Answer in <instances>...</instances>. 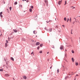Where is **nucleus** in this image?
Instances as JSON below:
<instances>
[{
	"instance_id": "nucleus-13",
	"label": "nucleus",
	"mask_w": 80,
	"mask_h": 80,
	"mask_svg": "<svg viewBox=\"0 0 80 80\" xmlns=\"http://www.w3.org/2000/svg\"><path fill=\"white\" fill-rule=\"evenodd\" d=\"M11 60H12L13 61H14V59H13V58L12 57H11Z\"/></svg>"
},
{
	"instance_id": "nucleus-31",
	"label": "nucleus",
	"mask_w": 80,
	"mask_h": 80,
	"mask_svg": "<svg viewBox=\"0 0 80 80\" xmlns=\"http://www.w3.org/2000/svg\"><path fill=\"white\" fill-rule=\"evenodd\" d=\"M67 22H68V20H69V19L68 18V20H67Z\"/></svg>"
},
{
	"instance_id": "nucleus-36",
	"label": "nucleus",
	"mask_w": 80,
	"mask_h": 80,
	"mask_svg": "<svg viewBox=\"0 0 80 80\" xmlns=\"http://www.w3.org/2000/svg\"><path fill=\"white\" fill-rule=\"evenodd\" d=\"M22 1L24 2V0H22ZM24 1H27V0H24Z\"/></svg>"
},
{
	"instance_id": "nucleus-10",
	"label": "nucleus",
	"mask_w": 80,
	"mask_h": 80,
	"mask_svg": "<svg viewBox=\"0 0 80 80\" xmlns=\"http://www.w3.org/2000/svg\"><path fill=\"white\" fill-rule=\"evenodd\" d=\"M75 65L76 66H78V63L77 62H76Z\"/></svg>"
},
{
	"instance_id": "nucleus-55",
	"label": "nucleus",
	"mask_w": 80,
	"mask_h": 80,
	"mask_svg": "<svg viewBox=\"0 0 80 80\" xmlns=\"http://www.w3.org/2000/svg\"><path fill=\"white\" fill-rule=\"evenodd\" d=\"M35 42H36V41H35Z\"/></svg>"
},
{
	"instance_id": "nucleus-45",
	"label": "nucleus",
	"mask_w": 80,
	"mask_h": 80,
	"mask_svg": "<svg viewBox=\"0 0 80 80\" xmlns=\"http://www.w3.org/2000/svg\"><path fill=\"white\" fill-rule=\"evenodd\" d=\"M75 21H76V19H75Z\"/></svg>"
},
{
	"instance_id": "nucleus-21",
	"label": "nucleus",
	"mask_w": 80,
	"mask_h": 80,
	"mask_svg": "<svg viewBox=\"0 0 80 80\" xmlns=\"http://www.w3.org/2000/svg\"><path fill=\"white\" fill-rule=\"evenodd\" d=\"M40 47H42V46H43V44H40Z\"/></svg>"
},
{
	"instance_id": "nucleus-48",
	"label": "nucleus",
	"mask_w": 80,
	"mask_h": 80,
	"mask_svg": "<svg viewBox=\"0 0 80 80\" xmlns=\"http://www.w3.org/2000/svg\"><path fill=\"white\" fill-rule=\"evenodd\" d=\"M78 23H79V21H78Z\"/></svg>"
},
{
	"instance_id": "nucleus-9",
	"label": "nucleus",
	"mask_w": 80,
	"mask_h": 80,
	"mask_svg": "<svg viewBox=\"0 0 80 80\" xmlns=\"http://www.w3.org/2000/svg\"><path fill=\"white\" fill-rule=\"evenodd\" d=\"M72 62H74L75 59L73 58H72Z\"/></svg>"
},
{
	"instance_id": "nucleus-17",
	"label": "nucleus",
	"mask_w": 80,
	"mask_h": 80,
	"mask_svg": "<svg viewBox=\"0 0 80 80\" xmlns=\"http://www.w3.org/2000/svg\"><path fill=\"white\" fill-rule=\"evenodd\" d=\"M30 8L33 9V6H30Z\"/></svg>"
},
{
	"instance_id": "nucleus-26",
	"label": "nucleus",
	"mask_w": 80,
	"mask_h": 80,
	"mask_svg": "<svg viewBox=\"0 0 80 80\" xmlns=\"http://www.w3.org/2000/svg\"><path fill=\"white\" fill-rule=\"evenodd\" d=\"M29 2V0H26V2L27 3H28Z\"/></svg>"
},
{
	"instance_id": "nucleus-27",
	"label": "nucleus",
	"mask_w": 80,
	"mask_h": 80,
	"mask_svg": "<svg viewBox=\"0 0 80 80\" xmlns=\"http://www.w3.org/2000/svg\"><path fill=\"white\" fill-rule=\"evenodd\" d=\"M39 52V53H42V51H40Z\"/></svg>"
},
{
	"instance_id": "nucleus-6",
	"label": "nucleus",
	"mask_w": 80,
	"mask_h": 80,
	"mask_svg": "<svg viewBox=\"0 0 80 80\" xmlns=\"http://www.w3.org/2000/svg\"><path fill=\"white\" fill-rule=\"evenodd\" d=\"M13 31L14 32H15L16 33H17V32H18V30H17V29H13Z\"/></svg>"
},
{
	"instance_id": "nucleus-54",
	"label": "nucleus",
	"mask_w": 80,
	"mask_h": 80,
	"mask_svg": "<svg viewBox=\"0 0 80 80\" xmlns=\"http://www.w3.org/2000/svg\"><path fill=\"white\" fill-rule=\"evenodd\" d=\"M76 22H77L76 21Z\"/></svg>"
},
{
	"instance_id": "nucleus-14",
	"label": "nucleus",
	"mask_w": 80,
	"mask_h": 80,
	"mask_svg": "<svg viewBox=\"0 0 80 80\" xmlns=\"http://www.w3.org/2000/svg\"><path fill=\"white\" fill-rule=\"evenodd\" d=\"M29 11L30 12H32V9L31 8L29 9Z\"/></svg>"
},
{
	"instance_id": "nucleus-3",
	"label": "nucleus",
	"mask_w": 80,
	"mask_h": 80,
	"mask_svg": "<svg viewBox=\"0 0 80 80\" xmlns=\"http://www.w3.org/2000/svg\"><path fill=\"white\" fill-rule=\"evenodd\" d=\"M63 48H64V47L63 46H61L60 47V49L61 50H63Z\"/></svg>"
},
{
	"instance_id": "nucleus-24",
	"label": "nucleus",
	"mask_w": 80,
	"mask_h": 80,
	"mask_svg": "<svg viewBox=\"0 0 80 80\" xmlns=\"http://www.w3.org/2000/svg\"><path fill=\"white\" fill-rule=\"evenodd\" d=\"M9 8H10V11H11V10H12V7H10Z\"/></svg>"
},
{
	"instance_id": "nucleus-29",
	"label": "nucleus",
	"mask_w": 80,
	"mask_h": 80,
	"mask_svg": "<svg viewBox=\"0 0 80 80\" xmlns=\"http://www.w3.org/2000/svg\"><path fill=\"white\" fill-rule=\"evenodd\" d=\"M15 5H17V2H15L14 3Z\"/></svg>"
},
{
	"instance_id": "nucleus-30",
	"label": "nucleus",
	"mask_w": 80,
	"mask_h": 80,
	"mask_svg": "<svg viewBox=\"0 0 80 80\" xmlns=\"http://www.w3.org/2000/svg\"><path fill=\"white\" fill-rule=\"evenodd\" d=\"M75 21H74L73 22H72V23L73 24V25H74V23H75Z\"/></svg>"
},
{
	"instance_id": "nucleus-20",
	"label": "nucleus",
	"mask_w": 80,
	"mask_h": 80,
	"mask_svg": "<svg viewBox=\"0 0 80 80\" xmlns=\"http://www.w3.org/2000/svg\"><path fill=\"white\" fill-rule=\"evenodd\" d=\"M49 31H50V32H52V28H50L49 29Z\"/></svg>"
},
{
	"instance_id": "nucleus-7",
	"label": "nucleus",
	"mask_w": 80,
	"mask_h": 80,
	"mask_svg": "<svg viewBox=\"0 0 80 80\" xmlns=\"http://www.w3.org/2000/svg\"><path fill=\"white\" fill-rule=\"evenodd\" d=\"M40 42H37L36 43V45L37 46V45H40Z\"/></svg>"
},
{
	"instance_id": "nucleus-34",
	"label": "nucleus",
	"mask_w": 80,
	"mask_h": 80,
	"mask_svg": "<svg viewBox=\"0 0 80 80\" xmlns=\"http://www.w3.org/2000/svg\"><path fill=\"white\" fill-rule=\"evenodd\" d=\"M57 71H58V73L59 72V70L58 69L57 70Z\"/></svg>"
},
{
	"instance_id": "nucleus-46",
	"label": "nucleus",
	"mask_w": 80,
	"mask_h": 80,
	"mask_svg": "<svg viewBox=\"0 0 80 80\" xmlns=\"http://www.w3.org/2000/svg\"><path fill=\"white\" fill-rule=\"evenodd\" d=\"M13 79L14 80H15V79H14V78H13Z\"/></svg>"
},
{
	"instance_id": "nucleus-28",
	"label": "nucleus",
	"mask_w": 80,
	"mask_h": 80,
	"mask_svg": "<svg viewBox=\"0 0 80 80\" xmlns=\"http://www.w3.org/2000/svg\"><path fill=\"white\" fill-rule=\"evenodd\" d=\"M39 48H40V46H38V48H37V49H38V50H39Z\"/></svg>"
},
{
	"instance_id": "nucleus-52",
	"label": "nucleus",
	"mask_w": 80,
	"mask_h": 80,
	"mask_svg": "<svg viewBox=\"0 0 80 80\" xmlns=\"http://www.w3.org/2000/svg\"><path fill=\"white\" fill-rule=\"evenodd\" d=\"M8 39H9V37H8Z\"/></svg>"
},
{
	"instance_id": "nucleus-38",
	"label": "nucleus",
	"mask_w": 80,
	"mask_h": 80,
	"mask_svg": "<svg viewBox=\"0 0 80 80\" xmlns=\"http://www.w3.org/2000/svg\"><path fill=\"white\" fill-rule=\"evenodd\" d=\"M47 54H48V53H49V52H47Z\"/></svg>"
},
{
	"instance_id": "nucleus-51",
	"label": "nucleus",
	"mask_w": 80,
	"mask_h": 80,
	"mask_svg": "<svg viewBox=\"0 0 80 80\" xmlns=\"http://www.w3.org/2000/svg\"><path fill=\"white\" fill-rule=\"evenodd\" d=\"M37 37V36H36V37Z\"/></svg>"
},
{
	"instance_id": "nucleus-44",
	"label": "nucleus",
	"mask_w": 80,
	"mask_h": 80,
	"mask_svg": "<svg viewBox=\"0 0 80 80\" xmlns=\"http://www.w3.org/2000/svg\"><path fill=\"white\" fill-rule=\"evenodd\" d=\"M79 65H80V62H79Z\"/></svg>"
},
{
	"instance_id": "nucleus-1",
	"label": "nucleus",
	"mask_w": 80,
	"mask_h": 80,
	"mask_svg": "<svg viewBox=\"0 0 80 80\" xmlns=\"http://www.w3.org/2000/svg\"><path fill=\"white\" fill-rule=\"evenodd\" d=\"M6 41V42L5 43V47H7V44L8 43V41L7 40Z\"/></svg>"
},
{
	"instance_id": "nucleus-19",
	"label": "nucleus",
	"mask_w": 80,
	"mask_h": 80,
	"mask_svg": "<svg viewBox=\"0 0 80 80\" xmlns=\"http://www.w3.org/2000/svg\"><path fill=\"white\" fill-rule=\"evenodd\" d=\"M72 53H75V52H74V51H73V50H72Z\"/></svg>"
},
{
	"instance_id": "nucleus-50",
	"label": "nucleus",
	"mask_w": 80,
	"mask_h": 80,
	"mask_svg": "<svg viewBox=\"0 0 80 80\" xmlns=\"http://www.w3.org/2000/svg\"><path fill=\"white\" fill-rule=\"evenodd\" d=\"M71 34H72V32H71Z\"/></svg>"
},
{
	"instance_id": "nucleus-32",
	"label": "nucleus",
	"mask_w": 80,
	"mask_h": 80,
	"mask_svg": "<svg viewBox=\"0 0 80 80\" xmlns=\"http://www.w3.org/2000/svg\"><path fill=\"white\" fill-rule=\"evenodd\" d=\"M20 7H21V8H22V5H20Z\"/></svg>"
},
{
	"instance_id": "nucleus-22",
	"label": "nucleus",
	"mask_w": 80,
	"mask_h": 80,
	"mask_svg": "<svg viewBox=\"0 0 80 80\" xmlns=\"http://www.w3.org/2000/svg\"><path fill=\"white\" fill-rule=\"evenodd\" d=\"M0 71L1 72H3V69H0Z\"/></svg>"
},
{
	"instance_id": "nucleus-2",
	"label": "nucleus",
	"mask_w": 80,
	"mask_h": 80,
	"mask_svg": "<svg viewBox=\"0 0 80 80\" xmlns=\"http://www.w3.org/2000/svg\"><path fill=\"white\" fill-rule=\"evenodd\" d=\"M2 13H3L2 12H0V16L1 18H2V17H3V15H2Z\"/></svg>"
},
{
	"instance_id": "nucleus-5",
	"label": "nucleus",
	"mask_w": 80,
	"mask_h": 80,
	"mask_svg": "<svg viewBox=\"0 0 80 80\" xmlns=\"http://www.w3.org/2000/svg\"><path fill=\"white\" fill-rule=\"evenodd\" d=\"M62 0L59 1L58 3V5H60V4L62 3Z\"/></svg>"
},
{
	"instance_id": "nucleus-18",
	"label": "nucleus",
	"mask_w": 80,
	"mask_h": 80,
	"mask_svg": "<svg viewBox=\"0 0 80 80\" xmlns=\"http://www.w3.org/2000/svg\"><path fill=\"white\" fill-rule=\"evenodd\" d=\"M64 20L65 21H66L67 20V18L66 17L64 18Z\"/></svg>"
},
{
	"instance_id": "nucleus-49",
	"label": "nucleus",
	"mask_w": 80,
	"mask_h": 80,
	"mask_svg": "<svg viewBox=\"0 0 80 80\" xmlns=\"http://www.w3.org/2000/svg\"><path fill=\"white\" fill-rule=\"evenodd\" d=\"M6 64H8V63H6Z\"/></svg>"
},
{
	"instance_id": "nucleus-12",
	"label": "nucleus",
	"mask_w": 80,
	"mask_h": 80,
	"mask_svg": "<svg viewBox=\"0 0 80 80\" xmlns=\"http://www.w3.org/2000/svg\"><path fill=\"white\" fill-rule=\"evenodd\" d=\"M23 78H24V79H27V77L26 76H23Z\"/></svg>"
},
{
	"instance_id": "nucleus-35",
	"label": "nucleus",
	"mask_w": 80,
	"mask_h": 80,
	"mask_svg": "<svg viewBox=\"0 0 80 80\" xmlns=\"http://www.w3.org/2000/svg\"><path fill=\"white\" fill-rule=\"evenodd\" d=\"M78 74H76V77H78Z\"/></svg>"
},
{
	"instance_id": "nucleus-33",
	"label": "nucleus",
	"mask_w": 80,
	"mask_h": 80,
	"mask_svg": "<svg viewBox=\"0 0 80 80\" xmlns=\"http://www.w3.org/2000/svg\"><path fill=\"white\" fill-rule=\"evenodd\" d=\"M33 52H32L31 53V55H32V54H33Z\"/></svg>"
},
{
	"instance_id": "nucleus-16",
	"label": "nucleus",
	"mask_w": 80,
	"mask_h": 80,
	"mask_svg": "<svg viewBox=\"0 0 80 80\" xmlns=\"http://www.w3.org/2000/svg\"><path fill=\"white\" fill-rule=\"evenodd\" d=\"M69 21L71 23L72 22V19L71 18H70Z\"/></svg>"
},
{
	"instance_id": "nucleus-43",
	"label": "nucleus",
	"mask_w": 80,
	"mask_h": 80,
	"mask_svg": "<svg viewBox=\"0 0 80 80\" xmlns=\"http://www.w3.org/2000/svg\"><path fill=\"white\" fill-rule=\"evenodd\" d=\"M66 52H67V49H65Z\"/></svg>"
},
{
	"instance_id": "nucleus-25",
	"label": "nucleus",
	"mask_w": 80,
	"mask_h": 80,
	"mask_svg": "<svg viewBox=\"0 0 80 80\" xmlns=\"http://www.w3.org/2000/svg\"><path fill=\"white\" fill-rule=\"evenodd\" d=\"M68 78V77L67 76L65 78V79H67Z\"/></svg>"
},
{
	"instance_id": "nucleus-4",
	"label": "nucleus",
	"mask_w": 80,
	"mask_h": 80,
	"mask_svg": "<svg viewBox=\"0 0 80 80\" xmlns=\"http://www.w3.org/2000/svg\"><path fill=\"white\" fill-rule=\"evenodd\" d=\"M44 1H45V3H46V4H47V5H48V0H45Z\"/></svg>"
},
{
	"instance_id": "nucleus-15",
	"label": "nucleus",
	"mask_w": 80,
	"mask_h": 80,
	"mask_svg": "<svg viewBox=\"0 0 80 80\" xmlns=\"http://www.w3.org/2000/svg\"><path fill=\"white\" fill-rule=\"evenodd\" d=\"M33 33H34V34H37V32H36L35 31H33Z\"/></svg>"
},
{
	"instance_id": "nucleus-47",
	"label": "nucleus",
	"mask_w": 80,
	"mask_h": 80,
	"mask_svg": "<svg viewBox=\"0 0 80 80\" xmlns=\"http://www.w3.org/2000/svg\"><path fill=\"white\" fill-rule=\"evenodd\" d=\"M73 8H75V7Z\"/></svg>"
},
{
	"instance_id": "nucleus-41",
	"label": "nucleus",
	"mask_w": 80,
	"mask_h": 80,
	"mask_svg": "<svg viewBox=\"0 0 80 80\" xmlns=\"http://www.w3.org/2000/svg\"><path fill=\"white\" fill-rule=\"evenodd\" d=\"M62 27H64V25H62Z\"/></svg>"
},
{
	"instance_id": "nucleus-39",
	"label": "nucleus",
	"mask_w": 80,
	"mask_h": 80,
	"mask_svg": "<svg viewBox=\"0 0 80 80\" xmlns=\"http://www.w3.org/2000/svg\"><path fill=\"white\" fill-rule=\"evenodd\" d=\"M52 66H51V67L50 68V69H52Z\"/></svg>"
},
{
	"instance_id": "nucleus-8",
	"label": "nucleus",
	"mask_w": 80,
	"mask_h": 80,
	"mask_svg": "<svg viewBox=\"0 0 80 80\" xmlns=\"http://www.w3.org/2000/svg\"><path fill=\"white\" fill-rule=\"evenodd\" d=\"M5 76L6 77H9L10 76V75L8 74H5Z\"/></svg>"
},
{
	"instance_id": "nucleus-23",
	"label": "nucleus",
	"mask_w": 80,
	"mask_h": 80,
	"mask_svg": "<svg viewBox=\"0 0 80 80\" xmlns=\"http://www.w3.org/2000/svg\"><path fill=\"white\" fill-rule=\"evenodd\" d=\"M67 1H65V3L64 4V5H65L67 4Z\"/></svg>"
},
{
	"instance_id": "nucleus-53",
	"label": "nucleus",
	"mask_w": 80,
	"mask_h": 80,
	"mask_svg": "<svg viewBox=\"0 0 80 80\" xmlns=\"http://www.w3.org/2000/svg\"><path fill=\"white\" fill-rule=\"evenodd\" d=\"M3 32H4V30H3Z\"/></svg>"
},
{
	"instance_id": "nucleus-40",
	"label": "nucleus",
	"mask_w": 80,
	"mask_h": 80,
	"mask_svg": "<svg viewBox=\"0 0 80 80\" xmlns=\"http://www.w3.org/2000/svg\"><path fill=\"white\" fill-rule=\"evenodd\" d=\"M65 57H67V55H66V54H65Z\"/></svg>"
},
{
	"instance_id": "nucleus-42",
	"label": "nucleus",
	"mask_w": 80,
	"mask_h": 80,
	"mask_svg": "<svg viewBox=\"0 0 80 80\" xmlns=\"http://www.w3.org/2000/svg\"><path fill=\"white\" fill-rule=\"evenodd\" d=\"M52 22V21H49V22Z\"/></svg>"
},
{
	"instance_id": "nucleus-37",
	"label": "nucleus",
	"mask_w": 80,
	"mask_h": 80,
	"mask_svg": "<svg viewBox=\"0 0 80 80\" xmlns=\"http://www.w3.org/2000/svg\"><path fill=\"white\" fill-rule=\"evenodd\" d=\"M46 22H47V23H48V22H48V21H46Z\"/></svg>"
},
{
	"instance_id": "nucleus-11",
	"label": "nucleus",
	"mask_w": 80,
	"mask_h": 80,
	"mask_svg": "<svg viewBox=\"0 0 80 80\" xmlns=\"http://www.w3.org/2000/svg\"><path fill=\"white\" fill-rule=\"evenodd\" d=\"M22 41H25V40H26V39H25V38H22Z\"/></svg>"
}]
</instances>
